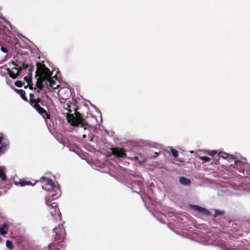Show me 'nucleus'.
I'll return each mask as SVG.
<instances>
[{"label": "nucleus", "mask_w": 250, "mask_h": 250, "mask_svg": "<svg viewBox=\"0 0 250 250\" xmlns=\"http://www.w3.org/2000/svg\"><path fill=\"white\" fill-rule=\"evenodd\" d=\"M36 72L38 77L36 85L39 90L46 92V88L49 91L54 92L58 88L59 85L51 78V72L44 65L38 67Z\"/></svg>", "instance_id": "1"}, {"label": "nucleus", "mask_w": 250, "mask_h": 250, "mask_svg": "<svg viewBox=\"0 0 250 250\" xmlns=\"http://www.w3.org/2000/svg\"><path fill=\"white\" fill-rule=\"evenodd\" d=\"M29 101L30 105L34 107L36 110L42 115V116L44 119L49 118V115L44 109L40 106V100L37 99L34 94L30 93L29 95Z\"/></svg>", "instance_id": "2"}, {"label": "nucleus", "mask_w": 250, "mask_h": 250, "mask_svg": "<svg viewBox=\"0 0 250 250\" xmlns=\"http://www.w3.org/2000/svg\"><path fill=\"white\" fill-rule=\"evenodd\" d=\"M68 122L70 123L73 126L81 127H84L85 125H88L87 124L83 122V118L80 115H76L74 116L73 115H70L68 117Z\"/></svg>", "instance_id": "3"}, {"label": "nucleus", "mask_w": 250, "mask_h": 250, "mask_svg": "<svg viewBox=\"0 0 250 250\" xmlns=\"http://www.w3.org/2000/svg\"><path fill=\"white\" fill-rule=\"evenodd\" d=\"M49 192L48 196L45 199L46 205H49V202H51L52 200L59 197L61 195V190L59 187L56 186L53 188H51Z\"/></svg>", "instance_id": "4"}, {"label": "nucleus", "mask_w": 250, "mask_h": 250, "mask_svg": "<svg viewBox=\"0 0 250 250\" xmlns=\"http://www.w3.org/2000/svg\"><path fill=\"white\" fill-rule=\"evenodd\" d=\"M46 205L48 206V209L50 214L54 216L56 219L60 220L61 213L59 211L58 205L55 203H51L50 202H49V205Z\"/></svg>", "instance_id": "5"}, {"label": "nucleus", "mask_w": 250, "mask_h": 250, "mask_svg": "<svg viewBox=\"0 0 250 250\" xmlns=\"http://www.w3.org/2000/svg\"><path fill=\"white\" fill-rule=\"evenodd\" d=\"M236 169H238L240 172L245 174V172L248 174H250V167L246 164H243L240 161H235Z\"/></svg>", "instance_id": "6"}, {"label": "nucleus", "mask_w": 250, "mask_h": 250, "mask_svg": "<svg viewBox=\"0 0 250 250\" xmlns=\"http://www.w3.org/2000/svg\"><path fill=\"white\" fill-rule=\"evenodd\" d=\"M40 181L42 183H44V184L42 186V188L46 191H50L51 188L55 186L53 181L51 179L45 177L43 176L41 178Z\"/></svg>", "instance_id": "7"}, {"label": "nucleus", "mask_w": 250, "mask_h": 250, "mask_svg": "<svg viewBox=\"0 0 250 250\" xmlns=\"http://www.w3.org/2000/svg\"><path fill=\"white\" fill-rule=\"evenodd\" d=\"M54 230L56 233V240L63 239L65 236V231L62 225H60L58 228H55Z\"/></svg>", "instance_id": "8"}, {"label": "nucleus", "mask_w": 250, "mask_h": 250, "mask_svg": "<svg viewBox=\"0 0 250 250\" xmlns=\"http://www.w3.org/2000/svg\"><path fill=\"white\" fill-rule=\"evenodd\" d=\"M6 168L4 166L0 167V188H4L7 178L6 175Z\"/></svg>", "instance_id": "9"}, {"label": "nucleus", "mask_w": 250, "mask_h": 250, "mask_svg": "<svg viewBox=\"0 0 250 250\" xmlns=\"http://www.w3.org/2000/svg\"><path fill=\"white\" fill-rule=\"evenodd\" d=\"M58 95L63 100H67L70 96V90L66 88H62L58 92Z\"/></svg>", "instance_id": "10"}, {"label": "nucleus", "mask_w": 250, "mask_h": 250, "mask_svg": "<svg viewBox=\"0 0 250 250\" xmlns=\"http://www.w3.org/2000/svg\"><path fill=\"white\" fill-rule=\"evenodd\" d=\"M23 68L21 67H14L12 68V72L9 73V76L12 79H16L21 73Z\"/></svg>", "instance_id": "11"}, {"label": "nucleus", "mask_w": 250, "mask_h": 250, "mask_svg": "<svg viewBox=\"0 0 250 250\" xmlns=\"http://www.w3.org/2000/svg\"><path fill=\"white\" fill-rule=\"evenodd\" d=\"M132 190L134 192H139L141 191V190L143 187V184L140 181H135L132 185Z\"/></svg>", "instance_id": "12"}, {"label": "nucleus", "mask_w": 250, "mask_h": 250, "mask_svg": "<svg viewBox=\"0 0 250 250\" xmlns=\"http://www.w3.org/2000/svg\"><path fill=\"white\" fill-rule=\"evenodd\" d=\"M192 208L194 211H196L199 213L204 215H208L209 211L207 209L196 205L192 206Z\"/></svg>", "instance_id": "13"}, {"label": "nucleus", "mask_w": 250, "mask_h": 250, "mask_svg": "<svg viewBox=\"0 0 250 250\" xmlns=\"http://www.w3.org/2000/svg\"><path fill=\"white\" fill-rule=\"evenodd\" d=\"M37 181H34V183H32L28 179H22L19 181V185L21 186H34L35 185Z\"/></svg>", "instance_id": "14"}, {"label": "nucleus", "mask_w": 250, "mask_h": 250, "mask_svg": "<svg viewBox=\"0 0 250 250\" xmlns=\"http://www.w3.org/2000/svg\"><path fill=\"white\" fill-rule=\"evenodd\" d=\"M28 75L24 77V80L27 82L28 85H30L32 83V72L33 70L29 68L28 69Z\"/></svg>", "instance_id": "15"}, {"label": "nucleus", "mask_w": 250, "mask_h": 250, "mask_svg": "<svg viewBox=\"0 0 250 250\" xmlns=\"http://www.w3.org/2000/svg\"><path fill=\"white\" fill-rule=\"evenodd\" d=\"M114 154L118 157H124L126 154L122 149H116L114 150Z\"/></svg>", "instance_id": "16"}, {"label": "nucleus", "mask_w": 250, "mask_h": 250, "mask_svg": "<svg viewBox=\"0 0 250 250\" xmlns=\"http://www.w3.org/2000/svg\"><path fill=\"white\" fill-rule=\"evenodd\" d=\"M8 231V225L4 223L0 226V233L2 235L7 234Z\"/></svg>", "instance_id": "17"}, {"label": "nucleus", "mask_w": 250, "mask_h": 250, "mask_svg": "<svg viewBox=\"0 0 250 250\" xmlns=\"http://www.w3.org/2000/svg\"><path fill=\"white\" fill-rule=\"evenodd\" d=\"M179 182L183 185L188 186L190 184L191 181L188 178L184 177H180L179 179Z\"/></svg>", "instance_id": "18"}, {"label": "nucleus", "mask_w": 250, "mask_h": 250, "mask_svg": "<svg viewBox=\"0 0 250 250\" xmlns=\"http://www.w3.org/2000/svg\"><path fill=\"white\" fill-rule=\"evenodd\" d=\"M16 91L21 96V98L24 100L26 101L27 100V98L25 96V92L24 90L22 89H16Z\"/></svg>", "instance_id": "19"}, {"label": "nucleus", "mask_w": 250, "mask_h": 250, "mask_svg": "<svg viewBox=\"0 0 250 250\" xmlns=\"http://www.w3.org/2000/svg\"><path fill=\"white\" fill-rule=\"evenodd\" d=\"M218 157L226 159L229 157V155L225 152H219L218 154Z\"/></svg>", "instance_id": "20"}, {"label": "nucleus", "mask_w": 250, "mask_h": 250, "mask_svg": "<svg viewBox=\"0 0 250 250\" xmlns=\"http://www.w3.org/2000/svg\"><path fill=\"white\" fill-rule=\"evenodd\" d=\"M171 153L174 157H177L178 156V152L177 150L170 148Z\"/></svg>", "instance_id": "21"}, {"label": "nucleus", "mask_w": 250, "mask_h": 250, "mask_svg": "<svg viewBox=\"0 0 250 250\" xmlns=\"http://www.w3.org/2000/svg\"><path fill=\"white\" fill-rule=\"evenodd\" d=\"M215 213H214V217H216L218 215H223L224 214V211H223V210H217V209H215Z\"/></svg>", "instance_id": "22"}, {"label": "nucleus", "mask_w": 250, "mask_h": 250, "mask_svg": "<svg viewBox=\"0 0 250 250\" xmlns=\"http://www.w3.org/2000/svg\"><path fill=\"white\" fill-rule=\"evenodd\" d=\"M6 245V247L9 249H12L13 248L12 242L10 240H7Z\"/></svg>", "instance_id": "23"}, {"label": "nucleus", "mask_w": 250, "mask_h": 250, "mask_svg": "<svg viewBox=\"0 0 250 250\" xmlns=\"http://www.w3.org/2000/svg\"><path fill=\"white\" fill-rule=\"evenodd\" d=\"M6 146H0V155L4 153L6 151Z\"/></svg>", "instance_id": "24"}, {"label": "nucleus", "mask_w": 250, "mask_h": 250, "mask_svg": "<svg viewBox=\"0 0 250 250\" xmlns=\"http://www.w3.org/2000/svg\"><path fill=\"white\" fill-rule=\"evenodd\" d=\"M200 159L203 161V162H208L210 161V158L207 156L201 157Z\"/></svg>", "instance_id": "25"}, {"label": "nucleus", "mask_w": 250, "mask_h": 250, "mask_svg": "<svg viewBox=\"0 0 250 250\" xmlns=\"http://www.w3.org/2000/svg\"><path fill=\"white\" fill-rule=\"evenodd\" d=\"M15 85L18 87H21L22 86V83L21 81H17L15 83Z\"/></svg>", "instance_id": "26"}, {"label": "nucleus", "mask_w": 250, "mask_h": 250, "mask_svg": "<svg viewBox=\"0 0 250 250\" xmlns=\"http://www.w3.org/2000/svg\"><path fill=\"white\" fill-rule=\"evenodd\" d=\"M0 50L3 53H7L8 52V50H7V48H6L5 47L1 46L0 48Z\"/></svg>", "instance_id": "27"}, {"label": "nucleus", "mask_w": 250, "mask_h": 250, "mask_svg": "<svg viewBox=\"0 0 250 250\" xmlns=\"http://www.w3.org/2000/svg\"><path fill=\"white\" fill-rule=\"evenodd\" d=\"M234 158L233 156H230V158L229 159V161L230 162V160H234Z\"/></svg>", "instance_id": "28"}, {"label": "nucleus", "mask_w": 250, "mask_h": 250, "mask_svg": "<svg viewBox=\"0 0 250 250\" xmlns=\"http://www.w3.org/2000/svg\"><path fill=\"white\" fill-rule=\"evenodd\" d=\"M2 139H3L2 137L0 136V144H1Z\"/></svg>", "instance_id": "29"}, {"label": "nucleus", "mask_w": 250, "mask_h": 250, "mask_svg": "<svg viewBox=\"0 0 250 250\" xmlns=\"http://www.w3.org/2000/svg\"><path fill=\"white\" fill-rule=\"evenodd\" d=\"M86 135L85 134H83V139L86 138Z\"/></svg>", "instance_id": "30"}, {"label": "nucleus", "mask_w": 250, "mask_h": 250, "mask_svg": "<svg viewBox=\"0 0 250 250\" xmlns=\"http://www.w3.org/2000/svg\"><path fill=\"white\" fill-rule=\"evenodd\" d=\"M155 154H156V155H155L153 158H155V157H156L157 156H158V154L157 153H155Z\"/></svg>", "instance_id": "31"}, {"label": "nucleus", "mask_w": 250, "mask_h": 250, "mask_svg": "<svg viewBox=\"0 0 250 250\" xmlns=\"http://www.w3.org/2000/svg\"><path fill=\"white\" fill-rule=\"evenodd\" d=\"M216 152H217V151H213V154H215V153H216Z\"/></svg>", "instance_id": "32"}, {"label": "nucleus", "mask_w": 250, "mask_h": 250, "mask_svg": "<svg viewBox=\"0 0 250 250\" xmlns=\"http://www.w3.org/2000/svg\"><path fill=\"white\" fill-rule=\"evenodd\" d=\"M2 240L1 238L0 237V241Z\"/></svg>", "instance_id": "33"}]
</instances>
